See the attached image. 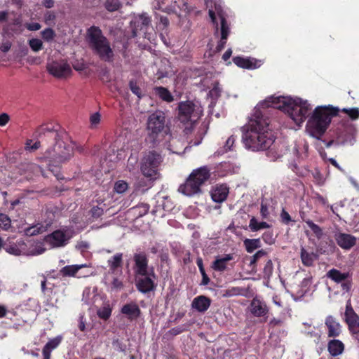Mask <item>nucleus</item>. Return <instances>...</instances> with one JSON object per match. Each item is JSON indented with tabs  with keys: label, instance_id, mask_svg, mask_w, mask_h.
Segmentation results:
<instances>
[{
	"label": "nucleus",
	"instance_id": "obj_50",
	"mask_svg": "<svg viewBox=\"0 0 359 359\" xmlns=\"http://www.w3.org/2000/svg\"><path fill=\"white\" fill-rule=\"evenodd\" d=\"M55 36V32L51 28H46L41 32V36L46 41L53 40Z\"/></svg>",
	"mask_w": 359,
	"mask_h": 359
},
{
	"label": "nucleus",
	"instance_id": "obj_24",
	"mask_svg": "<svg viewBox=\"0 0 359 359\" xmlns=\"http://www.w3.org/2000/svg\"><path fill=\"white\" fill-rule=\"evenodd\" d=\"M107 265L109 272L111 273H115L118 269H121L123 266V253L118 252L111 257L107 260Z\"/></svg>",
	"mask_w": 359,
	"mask_h": 359
},
{
	"label": "nucleus",
	"instance_id": "obj_20",
	"mask_svg": "<svg viewBox=\"0 0 359 359\" xmlns=\"http://www.w3.org/2000/svg\"><path fill=\"white\" fill-rule=\"evenodd\" d=\"M327 328V336L329 337H337L341 332V326L340 323L332 316H328L325 321Z\"/></svg>",
	"mask_w": 359,
	"mask_h": 359
},
{
	"label": "nucleus",
	"instance_id": "obj_60",
	"mask_svg": "<svg viewBox=\"0 0 359 359\" xmlns=\"http://www.w3.org/2000/svg\"><path fill=\"white\" fill-rule=\"evenodd\" d=\"M236 141V137L233 135H231L227 140L226 141L224 148L226 151L231 150L233 146V144Z\"/></svg>",
	"mask_w": 359,
	"mask_h": 359
},
{
	"label": "nucleus",
	"instance_id": "obj_37",
	"mask_svg": "<svg viewBox=\"0 0 359 359\" xmlns=\"http://www.w3.org/2000/svg\"><path fill=\"white\" fill-rule=\"evenodd\" d=\"M242 292L243 289L239 287H231L223 290L222 296L226 298L231 297L241 294Z\"/></svg>",
	"mask_w": 359,
	"mask_h": 359
},
{
	"label": "nucleus",
	"instance_id": "obj_27",
	"mask_svg": "<svg viewBox=\"0 0 359 359\" xmlns=\"http://www.w3.org/2000/svg\"><path fill=\"white\" fill-rule=\"evenodd\" d=\"M233 63L238 67L252 69L257 68L256 62L250 58H245L241 56H236L233 58Z\"/></svg>",
	"mask_w": 359,
	"mask_h": 359
},
{
	"label": "nucleus",
	"instance_id": "obj_21",
	"mask_svg": "<svg viewBox=\"0 0 359 359\" xmlns=\"http://www.w3.org/2000/svg\"><path fill=\"white\" fill-rule=\"evenodd\" d=\"M229 192V187L226 184H220L212 189L210 195L213 201L221 203L226 201Z\"/></svg>",
	"mask_w": 359,
	"mask_h": 359
},
{
	"label": "nucleus",
	"instance_id": "obj_64",
	"mask_svg": "<svg viewBox=\"0 0 359 359\" xmlns=\"http://www.w3.org/2000/svg\"><path fill=\"white\" fill-rule=\"evenodd\" d=\"M201 276H202V280H201V285H208V283L210 281V279L208 276V275L206 274L205 271H203V272H201Z\"/></svg>",
	"mask_w": 359,
	"mask_h": 359
},
{
	"label": "nucleus",
	"instance_id": "obj_32",
	"mask_svg": "<svg viewBox=\"0 0 359 359\" xmlns=\"http://www.w3.org/2000/svg\"><path fill=\"white\" fill-rule=\"evenodd\" d=\"M243 244L248 253L253 252L256 249L259 248L262 245L259 238H246L244 240Z\"/></svg>",
	"mask_w": 359,
	"mask_h": 359
},
{
	"label": "nucleus",
	"instance_id": "obj_29",
	"mask_svg": "<svg viewBox=\"0 0 359 359\" xmlns=\"http://www.w3.org/2000/svg\"><path fill=\"white\" fill-rule=\"evenodd\" d=\"M154 91L156 95L160 99L166 102H172L174 100L173 95L169 90L163 86H156L154 88Z\"/></svg>",
	"mask_w": 359,
	"mask_h": 359
},
{
	"label": "nucleus",
	"instance_id": "obj_3",
	"mask_svg": "<svg viewBox=\"0 0 359 359\" xmlns=\"http://www.w3.org/2000/svg\"><path fill=\"white\" fill-rule=\"evenodd\" d=\"M339 111L338 107L332 105L317 107L307 123L310 135L320 140L328 128L332 118Z\"/></svg>",
	"mask_w": 359,
	"mask_h": 359
},
{
	"label": "nucleus",
	"instance_id": "obj_62",
	"mask_svg": "<svg viewBox=\"0 0 359 359\" xmlns=\"http://www.w3.org/2000/svg\"><path fill=\"white\" fill-rule=\"evenodd\" d=\"M10 116L6 113H2L0 114V126H5L9 121Z\"/></svg>",
	"mask_w": 359,
	"mask_h": 359
},
{
	"label": "nucleus",
	"instance_id": "obj_53",
	"mask_svg": "<svg viewBox=\"0 0 359 359\" xmlns=\"http://www.w3.org/2000/svg\"><path fill=\"white\" fill-rule=\"evenodd\" d=\"M130 89L133 94L137 95L139 98L142 97V90L136 82L130 81L129 83Z\"/></svg>",
	"mask_w": 359,
	"mask_h": 359
},
{
	"label": "nucleus",
	"instance_id": "obj_10",
	"mask_svg": "<svg viewBox=\"0 0 359 359\" xmlns=\"http://www.w3.org/2000/svg\"><path fill=\"white\" fill-rule=\"evenodd\" d=\"M330 137L332 138L326 144L330 147L333 143L337 144H345L351 142L353 138L352 128L344 124L339 125L334 130L331 131Z\"/></svg>",
	"mask_w": 359,
	"mask_h": 359
},
{
	"label": "nucleus",
	"instance_id": "obj_31",
	"mask_svg": "<svg viewBox=\"0 0 359 359\" xmlns=\"http://www.w3.org/2000/svg\"><path fill=\"white\" fill-rule=\"evenodd\" d=\"M301 217L308 226L311 229V230L313 231V233L315 234L317 238L320 239L323 236V231L321 227H320L318 225L316 224L312 220L309 219H305L302 215L304 213H300Z\"/></svg>",
	"mask_w": 359,
	"mask_h": 359
},
{
	"label": "nucleus",
	"instance_id": "obj_39",
	"mask_svg": "<svg viewBox=\"0 0 359 359\" xmlns=\"http://www.w3.org/2000/svg\"><path fill=\"white\" fill-rule=\"evenodd\" d=\"M123 280L117 277H114L110 283L109 290L111 292H118L123 289Z\"/></svg>",
	"mask_w": 359,
	"mask_h": 359
},
{
	"label": "nucleus",
	"instance_id": "obj_58",
	"mask_svg": "<svg viewBox=\"0 0 359 359\" xmlns=\"http://www.w3.org/2000/svg\"><path fill=\"white\" fill-rule=\"evenodd\" d=\"M262 238L263 241L267 244H272L274 243V238H273V232L272 231H266L264 232Z\"/></svg>",
	"mask_w": 359,
	"mask_h": 359
},
{
	"label": "nucleus",
	"instance_id": "obj_8",
	"mask_svg": "<svg viewBox=\"0 0 359 359\" xmlns=\"http://www.w3.org/2000/svg\"><path fill=\"white\" fill-rule=\"evenodd\" d=\"M147 129L149 136L154 141H158L160 136L168 135L170 132V128L165 112L161 110H156L151 113L147 119Z\"/></svg>",
	"mask_w": 359,
	"mask_h": 359
},
{
	"label": "nucleus",
	"instance_id": "obj_11",
	"mask_svg": "<svg viewBox=\"0 0 359 359\" xmlns=\"http://www.w3.org/2000/svg\"><path fill=\"white\" fill-rule=\"evenodd\" d=\"M344 320L352 337L359 343V316L353 310L350 302L346 305Z\"/></svg>",
	"mask_w": 359,
	"mask_h": 359
},
{
	"label": "nucleus",
	"instance_id": "obj_46",
	"mask_svg": "<svg viewBox=\"0 0 359 359\" xmlns=\"http://www.w3.org/2000/svg\"><path fill=\"white\" fill-rule=\"evenodd\" d=\"M273 271V266L272 261L271 259H267V261L265 263L263 273L265 278H270V277L272 276Z\"/></svg>",
	"mask_w": 359,
	"mask_h": 359
},
{
	"label": "nucleus",
	"instance_id": "obj_5",
	"mask_svg": "<svg viewBox=\"0 0 359 359\" xmlns=\"http://www.w3.org/2000/svg\"><path fill=\"white\" fill-rule=\"evenodd\" d=\"M88 41L90 49L100 60L112 62L114 52L109 40L103 34L100 27L92 26L88 29Z\"/></svg>",
	"mask_w": 359,
	"mask_h": 359
},
{
	"label": "nucleus",
	"instance_id": "obj_48",
	"mask_svg": "<svg viewBox=\"0 0 359 359\" xmlns=\"http://www.w3.org/2000/svg\"><path fill=\"white\" fill-rule=\"evenodd\" d=\"M62 337H57L55 338H53L50 340H49L46 344L44 346L46 348L49 350H53L56 348L61 343Z\"/></svg>",
	"mask_w": 359,
	"mask_h": 359
},
{
	"label": "nucleus",
	"instance_id": "obj_35",
	"mask_svg": "<svg viewBox=\"0 0 359 359\" xmlns=\"http://www.w3.org/2000/svg\"><path fill=\"white\" fill-rule=\"evenodd\" d=\"M218 15L220 18V31H221V37H222L223 39H227L229 33H230V28L227 24V21L226 18L223 16V15L221 13L220 11H217Z\"/></svg>",
	"mask_w": 359,
	"mask_h": 359
},
{
	"label": "nucleus",
	"instance_id": "obj_34",
	"mask_svg": "<svg viewBox=\"0 0 359 359\" xmlns=\"http://www.w3.org/2000/svg\"><path fill=\"white\" fill-rule=\"evenodd\" d=\"M316 256L314 253H309L304 248L301 250V259L302 264L306 266H311L313 265Z\"/></svg>",
	"mask_w": 359,
	"mask_h": 359
},
{
	"label": "nucleus",
	"instance_id": "obj_4",
	"mask_svg": "<svg viewBox=\"0 0 359 359\" xmlns=\"http://www.w3.org/2000/svg\"><path fill=\"white\" fill-rule=\"evenodd\" d=\"M64 135H66L63 133L60 137L55 140V144L48 148L43 154V158L50 162L49 167H51V164H53L57 168L62 163L69 161L73 156L74 146L72 142L68 143L64 141ZM49 170L58 180L64 179L60 172H55L54 169L50 168H49Z\"/></svg>",
	"mask_w": 359,
	"mask_h": 359
},
{
	"label": "nucleus",
	"instance_id": "obj_55",
	"mask_svg": "<svg viewBox=\"0 0 359 359\" xmlns=\"http://www.w3.org/2000/svg\"><path fill=\"white\" fill-rule=\"evenodd\" d=\"M32 140H27L26 144H25V149L29 151H36L41 146V143L39 141L35 142L33 144H32Z\"/></svg>",
	"mask_w": 359,
	"mask_h": 359
},
{
	"label": "nucleus",
	"instance_id": "obj_6",
	"mask_svg": "<svg viewBox=\"0 0 359 359\" xmlns=\"http://www.w3.org/2000/svg\"><path fill=\"white\" fill-rule=\"evenodd\" d=\"M210 177V170L208 166H202L193 170L185 182L179 187V191L184 195L191 196L201 193V187Z\"/></svg>",
	"mask_w": 359,
	"mask_h": 359
},
{
	"label": "nucleus",
	"instance_id": "obj_41",
	"mask_svg": "<svg viewBox=\"0 0 359 359\" xmlns=\"http://www.w3.org/2000/svg\"><path fill=\"white\" fill-rule=\"evenodd\" d=\"M133 210L137 213L139 217H142L147 214L149 210V205L147 203H140L133 207Z\"/></svg>",
	"mask_w": 359,
	"mask_h": 359
},
{
	"label": "nucleus",
	"instance_id": "obj_23",
	"mask_svg": "<svg viewBox=\"0 0 359 359\" xmlns=\"http://www.w3.org/2000/svg\"><path fill=\"white\" fill-rule=\"evenodd\" d=\"M211 304V299L204 295H200L194 299L191 303L193 309L201 313L205 312Z\"/></svg>",
	"mask_w": 359,
	"mask_h": 359
},
{
	"label": "nucleus",
	"instance_id": "obj_52",
	"mask_svg": "<svg viewBox=\"0 0 359 359\" xmlns=\"http://www.w3.org/2000/svg\"><path fill=\"white\" fill-rule=\"evenodd\" d=\"M312 175L315 180V182L317 184L321 185L324 183L325 179L323 175L318 168L314 169V170L312 172Z\"/></svg>",
	"mask_w": 359,
	"mask_h": 359
},
{
	"label": "nucleus",
	"instance_id": "obj_56",
	"mask_svg": "<svg viewBox=\"0 0 359 359\" xmlns=\"http://www.w3.org/2000/svg\"><path fill=\"white\" fill-rule=\"evenodd\" d=\"M101 116L99 112L93 114L90 117L91 128H95L100 122Z\"/></svg>",
	"mask_w": 359,
	"mask_h": 359
},
{
	"label": "nucleus",
	"instance_id": "obj_59",
	"mask_svg": "<svg viewBox=\"0 0 359 359\" xmlns=\"http://www.w3.org/2000/svg\"><path fill=\"white\" fill-rule=\"evenodd\" d=\"M92 217L95 218H98L100 216L103 215V209L98 207V206H94L90 210Z\"/></svg>",
	"mask_w": 359,
	"mask_h": 359
},
{
	"label": "nucleus",
	"instance_id": "obj_7",
	"mask_svg": "<svg viewBox=\"0 0 359 359\" xmlns=\"http://www.w3.org/2000/svg\"><path fill=\"white\" fill-rule=\"evenodd\" d=\"M198 107L192 101H182L177 106V119L184 125V132L189 134L191 132L194 125L200 118Z\"/></svg>",
	"mask_w": 359,
	"mask_h": 359
},
{
	"label": "nucleus",
	"instance_id": "obj_16",
	"mask_svg": "<svg viewBox=\"0 0 359 359\" xmlns=\"http://www.w3.org/2000/svg\"><path fill=\"white\" fill-rule=\"evenodd\" d=\"M334 237L337 244L345 250H351L357 243V238L349 233L338 232Z\"/></svg>",
	"mask_w": 359,
	"mask_h": 359
},
{
	"label": "nucleus",
	"instance_id": "obj_30",
	"mask_svg": "<svg viewBox=\"0 0 359 359\" xmlns=\"http://www.w3.org/2000/svg\"><path fill=\"white\" fill-rule=\"evenodd\" d=\"M48 226H49V224L43 225L41 223H38L26 228L25 229V233L29 236L41 234L47 230Z\"/></svg>",
	"mask_w": 359,
	"mask_h": 359
},
{
	"label": "nucleus",
	"instance_id": "obj_26",
	"mask_svg": "<svg viewBox=\"0 0 359 359\" xmlns=\"http://www.w3.org/2000/svg\"><path fill=\"white\" fill-rule=\"evenodd\" d=\"M327 276L335 283H339L350 279L351 276L349 272L341 273L338 269H332L327 273Z\"/></svg>",
	"mask_w": 359,
	"mask_h": 359
},
{
	"label": "nucleus",
	"instance_id": "obj_15",
	"mask_svg": "<svg viewBox=\"0 0 359 359\" xmlns=\"http://www.w3.org/2000/svg\"><path fill=\"white\" fill-rule=\"evenodd\" d=\"M151 24V18L146 14H142L135 18L131 22L133 35L137 36L141 33L146 34Z\"/></svg>",
	"mask_w": 359,
	"mask_h": 359
},
{
	"label": "nucleus",
	"instance_id": "obj_25",
	"mask_svg": "<svg viewBox=\"0 0 359 359\" xmlns=\"http://www.w3.org/2000/svg\"><path fill=\"white\" fill-rule=\"evenodd\" d=\"M327 350L331 355L338 356L344 350V344L339 339H332L327 344Z\"/></svg>",
	"mask_w": 359,
	"mask_h": 359
},
{
	"label": "nucleus",
	"instance_id": "obj_40",
	"mask_svg": "<svg viewBox=\"0 0 359 359\" xmlns=\"http://www.w3.org/2000/svg\"><path fill=\"white\" fill-rule=\"evenodd\" d=\"M226 262L222 258H217L212 264V268L219 272L224 271L227 269Z\"/></svg>",
	"mask_w": 359,
	"mask_h": 359
},
{
	"label": "nucleus",
	"instance_id": "obj_45",
	"mask_svg": "<svg viewBox=\"0 0 359 359\" xmlns=\"http://www.w3.org/2000/svg\"><path fill=\"white\" fill-rule=\"evenodd\" d=\"M29 45L31 49L34 52H38L43 48V43L39 39H32L29 41Z\"/></svg>",
	"mask_w": 359,
	"mask_h": 359
},
{
	"label": "nucleus",
	"instance_id": "obj_18",
	"mask_svg": "<svg viewBox=\"0 0 359 359\" xmlns=\"http://www.w3.org/2000/svg\"><path fill=\"white\" fill-rule=\"evenodd\" d=\"M68 238L65 231L56 230L46 236V241L53 247H62L67 244Z\"/></svg>",
	"mask_w": 359,
	"mask_h": 359
},
{
	"label": "nucleus",
	"instance_id": "obj_57",
	"mask_svg": "<svg viewBox=\"0 0 359 359\" xmlns=\"http://www.w3.org/2000/svg\"><path fill=\"white\" fill-rule=\"evenodd\" d=\"M187 330V328L184 325H181V326H177V327L170 329L169 330V333L171 335L177 336Z\"/></svg>",
	"mask_w": 359,
	"mask_h": 359
},
{
	"label": "nucleus",
	"instance_id": "obj_36",
	"mask_svg": "<svg viewBox=\"0 0 359 359\" xmlns=\"http://www.w3.org/2000/svg\"><path fill=\"white\" fill-rule=\"evenodd\" d=\"M112 312V309L109 304L103 306L97 310V314L98 317L102 320H108Z\"/></svg>",
	"mask_w": 359,
	"mask_h": 359
},
{
	"label": "nucleus",
	"instance_id": "obj_33",
	"mask_svg": "<svg viewBox=\"0 0 359 359\" xmlns=\"http://www.w3.org/2000/svg\"><path fill=\"white\" fill-rule=\"evenodd\" d=\"M249 227L252 231H257L263 229H269L271 225L266 222H259L255 217H252L249 223Z\"/></svg>",
	"mask_w": 359,
	"mask_h": 359
},
{
	"label": "nucleus",
	"instance_id": "obj_63",
	"mask_svg": "<svg viewBox=\"0 0 359 359\" xmlns=\"http://www.w3.org/2000/svg\"><path fill=\"white\" fill-rule=\"evenodd\" d=\"M226 40L227 39H223L222 37H221L219 41L218 42L217 46H216L217 52H220L224 48L225 45L226 43Z\"/></svg>",
	"mask_w": 359,
	"mask_h": 359
},
{
	"label": "nucleus",
	"instance_id": "obj_51",
	"mask_svg": "<svg viewBox=\"0 0 359 359\" xmlns=\"http://www.w3.org/2000/svg\"><path fill=\"white\" fill-rule=\"evenodd\" d=\"M5 250L11 255H20L21 250L15 243H11L4 248Z\"/></svg>",
	"mask_w": 359,
	"mask_h": 359
},
{
	"label": "nucleus",
	"instance_id": "obj_1",
	"mask_svg": "<svg viewBox=\"0 0 359 359\" xmlns=\"http://www.w3.org/2000/svg\"><path fill=\"white\" fill-rule=\"evenodd\" d=\"M269 118L256 110L248 124L243 128V141L252 151L266 150L273 144L275 137L269 128Z\"/></svg>",
	"mask_w": 359,
	"mask_h": 359
},
{
	"label": "nucleus",
	"instance_id": "obj_28",
	"mask_svg": "<svg viewBox=\"0 0 359 359\" xmlns=\"http://www.w3.org/2000/svg\"><path fill=\"white\" fill-rule=\"evenodd\" d=\"M87 267V264L67 265L62 267L60 273L65 277H75L77 272L82 268Z\"/></svg>",
	"mask_w": 359,
	"mask_h": 359
},
{
	"label": "nucleus",
	"instance_id": "obj_42",
	"mask_svg": "<svg viewBox=\"0 0 359 359\" xmlns=\"http://www.w3.org/2000/svg\"><path fill=\"white\" fill-rule=\"evenodd\" d=\"M266 252L262 249L258 250L254 255L251 256L250 258V266H252L254 268L256 265V263L258 262V260L266 255Z\"/></svg>",
	"mask_w": 359,
	"mask_h": 359
},
{
	"label": "nucleus",
	"instance_id": "obj_9",
	"mask_svg": "<svg viewBox=\"0 0 359 359\" xmlns=\"http://www.w3.org/2000/svg\"><path fill=\"white\" fill-rule=\"evenodd\" d=\"M163 161L161 155L154 151L146 152L141 160L140 170L144 176L156 180L159 176V166Z\"/></svg>",
	"mask_w": 359,
	"mask_h": 359
},
{
	"label": "nucleus",
	"instance_id": "obj_17",
	"mask_svg": "<svg viewBox=\"0 0 359 359\" xmlns=\"http://www.w3.org/2000/svg\"><path fill=\"white\" fill-rule=\"evenodd\" d=\"M58 126H50L48 124H43L39 126L34 134L36 137H41L42 136H47L48 137L53 138L56 140L57 137H60L64 133L58 132Z\"/></svg>",
	"mask_w": 359,
	"mask_h": 359
},
{
	"label": "nucleus",
	"instance_id": "obj_38",
	"mask_svg": "<svg viewBox=\"0 0 359 359\" xmlns=\"http://www.w3.org/2000/svg\"><path fill=\"white\" fill-rule=\"evenodd\" d=\"M121 6V4L118 0H107L104 4L105 8L109 12L118 11Z\"/></svg>",
	"mask_w": 359,
	"mask_h": 359
},
{
	"label": "nucleus",
	"instance_id": "obj_44",
	"mask_svg": "<svg viewBox=\"0 0 359 359\" xmlns=\"http://www.w3.org/2000/svg\"><path fill=\"white\" fill-rule=\"evenodd\" d=\"M128 188V184L123 180H118L114 184V191L118 194L124 193Z\"/></svg>",
	"mask_w": 359,
	"mask_h": 359
},
{
	"label": "nucleus",
	"instance_id": "obj_14",
	"mask_svg": "<svg viewBox=\"0 0 359 359\" xmlns=\"http://www.w3.org/2000/svg\"><path fill=\"white\" fill-rule=\"evenodd\" d=\"M47 71L55 78L65 79L72 72L70 65L65 62L53 61L47 65Z\"/></svg>",
	"mask_w": 359,
	"mask_h": 359
},
{
	"label": "nucleus",
	"instance_id": "obj_19",
	"mask_svg": "<svg viewBox=\"0 0 359 359\" xmlns=\"http://www.w3.org/2000/svg\"><path fill=\"white\" fill-rule=\"evenodd\" d=\"M250 312L255 317H264L269 313V308L264 302L254 298L250 305Z\"/></svg>",
	"mask_w": 359,
	"mask_h": 359
},
{
	"label": "nucleus",
	"instance_id": "obj_12",
	"mask_svg": "<svg viewBox=\"0 0 359 359\" xmlns=\"http://www.w3.org/2000/svg\"><path fill=\"white\" fill-rule=\"evenodd\" d=\"M133 259L134 262L133 271L135 276H146L149 272V258L144 251H137L134 253Z\"/></svg>",
	"mask_w": 359,
	"mask_h": 359
},
{
	"label": "nucleus",
	"instance_id": "obj_22",
	"mask_svg": "<svg viewBox=\"0 0 359 359\" xmlns=\"http://www.w3.org/2000/svg\"><path fill=\"white\" fill-rule=\"evenodd\" d=\"M121 312L130 320L138 318L141 315V310L135 302L124 304L121 309Z\"/></svg>",
	"mask_w": 359,
	"mask_h": 359
},
{
	"label": "nucleus",
	"instance_id": "obj_61",
	"mask_svg": "<svg viewBox=\"0 0 359 359\" xmlns=\"http://www.w3.org/2000/svg\"><path fill=\"white\" fill-rule=\"evenodd\" d=\"M209 94L212 97H219L221 94V90L219 87L216 85L210 90Z\"/></svg>",
	"mask_w": 359,
	"mask_h": 359
},
{
	"label": "nucleus",
	"instance_id": "obj_54",
	"mask_svg": "<svg viewBox=\"0 0 359 359\" xmlns=\"http://www.w3.org/2000/svg\"><path fill=\"white\" fill-rule=\"evenodd\" d=\"M260 214L262 219H267L270 215L269 205L263 201L261 202Z\"/></svg>",
	"mask_w": 359,
	"mask_h": 359
},
{
	"label": "nucleus",
	"instance_id": "obj_13",
	"mask_svg": "<svg viewBox=\"0 0 359 359\" xmlns=\"http://www.w3.org/2000/svg\"><path fill=\"white\" fill-rule=\"evenodd\" d=\"M156 277L154 268L153 266L150 267L149 272H148V275L146 276H141L136 280V287L137 290L143 294H146L153 291L156 289V284L154 283V280Z\"/></svg>",
	"mask_w": 359,
	"mask_h": 359
},
{
	"label": "nucleus",
	"instance_id": "obj_2",
	"mask_svg": "<svg viewBox=\"0 0 359 359\" xmlns=\"http://www.w3.org/2000/svg\"><path fill=\"white\" fill-rule=\"evenodd\" d=\"M267 107H272L286 111L298 125L303 123L311 109V104L302 99L293 100L286 97H271L266 100Z\"/></svg>",
	"mask_w": 359,
	"mask_h": 359
},
{
	"label": "nucleus",
	"instance_id": "obj_43",
	"mask_svg": "<svg viewBox=\"0 0 359 359\" xmlns=\"http://www.w3.org/2000/svg\"><path fill=\"white\" fill-rule=\"evenodd\" d=\"M341 111L343 113L346 114L348 116V117L352 120H357L359 118L358 108H343Z\"/></svg>",
	"mask_w": 359,
	"mask_h": 359
},
{
	"label": "nucleus",
	"instance_id": "obj_49",
	"mask_svg": "<svg viewBox=\"0 0 359 359\" xmlns=\"http://www.w3.org/2000/svg\"><path fill=\"white\" fill-rule=\"evenodd\" d=\"M280 219L281 223L285 225H288L290 222H294L290 214L284 208L282 209L280 214Z\"/></svg>",
	"mask_w": 359,
	"mask_h": 359
},
{
	"label": "nucleus",
	"instance_id": "obj_47",
	"mask_svg": "<svg viewBox=\"0 0 359 359\" xmlns=\"http://www.w3.org/2000/svg\"><path fill=\"white\" fill-rule=\"evenodd\" d=\"M11 219L10 217L3 213H0V227L4 230H7L11 226Z\"/></svg>",
	"mask_w": 359,
	"mask_h": 359
}]
</instances>
